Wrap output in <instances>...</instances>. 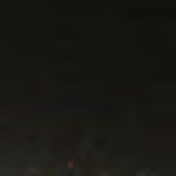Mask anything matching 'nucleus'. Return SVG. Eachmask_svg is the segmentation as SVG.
Segmentation results:
<instances>
[{
  "label": "nucleus",
  "instance_id": "nucleus-1",
  "mask_svg": "<svg viewBox=\"0 0 176 176\" xmlns=\"http://www.w3.org/2000/svg\"><path fill=\"white\" fill-rule=\"evenodd\" d=\"M69 174L71 175H74V171H69Z\"/></svg>",
  "mask_w": 176,
  "mask_h": 176
}]
</instances>
